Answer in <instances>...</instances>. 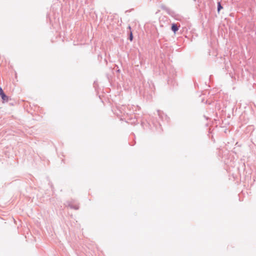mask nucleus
Listing matches in <instances>:
<instances>
[{"mask_svg":"<svg viewBox=\"0 0 256 256\" xmlns=\"http://www.w3.org/2000/svg\"><path fill=\"white\" fill-rule=\"evenodd\" d=\"M128 29H130V30H131V27H130V26H129L128 27Z\"/></svg>","mask_w":256,"mask_h":256,"instance_id":"423d86ee","label":"nucleus"},{"mask_svg":"<svg viewBox=\"0 0 256 256\" xmlns=\"http://www.w3.org/2000/svg\"><path fill=\"white\" fill-rule=\"evenodd\" d=\"M172 30L174 32V33H176V32L178 30V27L177 24H173L172 26Z\"/></svg>","mask_w":256,"mask_h":256,"instance_id":"f257e3e1","label":"nucleus"},{"mask_svg":"<svg viewBox=\"0 0 256 256\" xmlns=\"http://www.w3.org/2000/svg\"><path fill=\"white\" fill-rule=\"evenodd\" d=\"M222 6H221L220 2L218 3V12H220V10L222 9Z\"/></svg>","mask_w":256,"mask_h":256,"instance_id":"7ed1b4c3","label":"nucleus"},{"mask_svg":"<svg viewBox=\"0 0 256 256\" xmlns=\"http://www.w3.org/2000/svg\"><path fill=\"white\" fill-rule=\"evenodd\" d=\"M133 40V36H132V32L130 31V41H132Z\"/></svg>","mask_w":256,"mask_h":256,"instance_id":"20e7f679","label":"nucleus"},{"mask_svg":"<svg viewBox=\"0 0 256 256\" xmlns=\"http://www.w3.org/2000/svg\"><path fill=\"white\" fill-rule=\"evenodd\" d=\"M2 93H4L2 88H0V95H2Z\"/></svg>","mask_w":256,"mask_h":256,"instance_id":"39448f33","label":"nucleus"},{"mask_svg":"<svg viewBox=\"0 0 256 256\" xmlns=\"http://www.w3.org/2000/svg\"><path fill=\"white\" fill-rule=\"evenodd\" d=\"M2 99L4 102H8V98L6 96L4 93H2V95H0Z\"/></svg>","mask_w":256,"mask_h":256,"instance_id":"f03ea898","label":"nucleus"}]
</instances>
